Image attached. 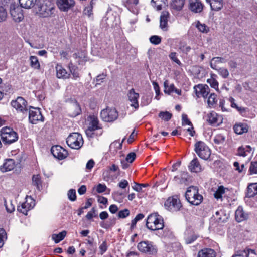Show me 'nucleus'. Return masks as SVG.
Wrapping results in <instances>:
<instances>
[{
	"label": "nucleus",
	"instance_id": "nucleus-40",
	"mask_svg": "<svg viewBox=\"0 0 257 257\" xmlns=\"http://www.w3.org/2000/svg\"><path fill=\"white\" fill-rule=\"evenodd\" d=\"M216 70L218 74L222 77L223 78H227L229 75V73L227 69L224 67H218L217 69H215Z\"/></svg>",
	"mask_w": 257,
	"mask_h": 257
},
{
	"label": "nucleus",
	"instance_id": "nucleus-14",
	"mask_svg": "<svg viewBox=\"0 0 257 257\" xmlns=\"http://www.w3.org/2000/svg\"><path fill=\"white\" fill-rule=\"evenodd\" d=\"M11 105L18 111L24 113L27 111V102L21 97H18L16 100L11 102Z\"/></svg>",
	"mask_w": 257,
	"mask_h": 257
},
{
	"label": "nucleus",
	"instance_id": "nucleus-34",
	"mask_svg": "<svg viewBox=\"0 0 257 257\" xmlns=\"http://www.w3.org/2000/svg\"><path fill=\"white\" fill-rule=\"evenodd\" d=\"M66 233V231H63L58 234H53L52 235V239L56 243H58L65 238Z\"/></svg>",
	"mask_w": 257,
	"mask_h": 257
},
{
	"label": "nucleus",
	"instance_id": "nucleus-42",
	"mask_svg": "<svg viewBox=\"0 0 257 257\" xmlns=\"http://www.w3.org/2000/svg\"><path fill=\"white\" fill-rule=\"evenodd\" d=\"M225 189L223 186H219L214 194V197L217 199H221L225 193Z\"/></svg>",
	"mask_w": 257,
	"mask_h": 257
},
{
	"label": "nucleus",
	"instance_id": "nucleus-46",
	"mask_svg": "<svg viewBox=\"0 0 257 257\" xmlns=\"http://www.w3.org/2000/svg\"><path fill=\"white\" fill-rule=\"evenodd\" d=\"M172 116V114L168 111H162L159 114V117L165 121L169 120L171 118Z\"/></svg>",
	"mask_w": 257,
	"mask_h": 257
},
{
	"label": "nucleus",
	"instance_id": "nucleus-7",
	"mask_svg": "<svg viewBox=\"0 0 257 257\" xmlns=\"http://www.w3.org/2000/svg\"><path fill=\"white\" fill-rule=\"evenodd\" d=\"M100 116L103 121L110 122L118 118V114L115 108L107 107L101 111Z\"/></svg>",
	"mask_w": 257,
	"mask_h": 257
},
{
	"label": "nucleus",
	"instance_id": "nucleus-32",
	"mask_svg": "<svg viewBox=\"0 0 257 257\" xmlns=\"http://www.w3.org/2000/svg\"><path fill=\"white\" fill-rule=\"evenodd\" d=\"M20 6L25 9H30L33 7L36 0H19Z\"/></svg>",
	"mask_w": 257,
	"mask_h": 257
},
{
	"label": "nucleus",
	"instance_id": "nucleus-16",
	"mask_svg": "<svg viewBox=\"0 0 257 257\" xmlns=\"http://www.w3.org/2000/svg\"><path fill=\"white\" fill-rule=\"evenodd\" d=\"M196 96L206 98L210 92V89L207 85L198 84L194 87Z\"/></svg>",
	"mask_w": 257,
	"mask_h": 257
},
{
	"label": "nucleus",
	"instance_id": "nucleus-58",
	"mask_svg": "<svg viewBox=\"0 0 257 257\" xmlns=\"http://www.w3.org/2000/svg\"><path fill=\"white\" fill-rule=\"evenodd\" d=\"M73 109H75V111L71 114V116L72 117L76 116L77 115H79L80 113L81 112V109L80 108V106L77 104H75L73 105Z\"/></svg>",
	"mask_w": 257,
	"mask_h": 257
},
{
	"label": "nucleus",
	"instance_id": "nucleus-2",
	"mask_svg": "<svg viewBox=\"0 0 257 257\" xmlns=\"http://www.w3.org/2000/svg\"><path fill=\"white\" fill-rule=\"evenodd\" d=\"M185 197L190 204L194 205H199L203 200V196L199 194L197 187L195 186H190L188 188L185 193Z\"/></svg>",
	"mask_w": 257,
	"mask_h": 257
},
{
	"label": "nucleus",
	"instance_id": "nucleus-63",
	"mask_svg": "<svg viewBox=\"0 0 257 257\" xmlns=\"http://www.w3.org/2000/svg\"><path fill=\"white\" fill-rule=\"evenodd\" d=\"M94 164L95 162L93 159L89 160L86 165V169L88 170H91L94 167Z\"/></svg>",
	"mask_w": 257,
	"mask_h": 257
},
{
	"label": "nucleus",
	"instance_id": "nucleus-10",
	"mask_svg": "<svg viewBox=\"0 0 257 257\" xmlns=\"http://www.w3.org/2000/svg\"><path fill=\"white\" fill-rule=\"evenodd\" d=\"M22 8L15 3L12 4L10 6V14L15 22H21L24 18Z\"/></svg>",
	"mask_w": 257,
	"mask_h": 257
},
{
	"label": "nucleus",
	"instance_id": "nucleus-43",
	"mask_svg": "<svg viewBox=\"0 0 257 257\" xmlns=\"http://www.w3.org/2000/svg\"><path fill=\"white\" fill-rule=\"evenodd\" d=\"M229 101L230 102V105L232 108H234L236 109V110L240 112V113H243L245 111V109L244 108L242 107H239L237 105V104L235 102V99L232 98L230 97L229 98Z\"/></svg>",
	"mask_w": 257,
	"mask_h": 257
},
{
	"label": "nucleus",
	"instance_id": "nucleus-27",
	"mask_svg": "<svg viewBox=\"0 0 257 257\" xmlns=\"http://www.w3.org/2000/svg\"><path fill=\"white\" fill-rule=\"evenodd\" d=\"M56 75L58 78L66 79L69 77L66 70L61 65L57 64L56 66Z\"/></svg>",
	"mask_w": 257,
	"mask_h": 257
},
{
	"label": "nucleus",
	"instance_id": "nucleus-54",
	"mask_svg": "<svg viewBox=\"0 0 257 257\" xmlns=\"http://www.w3.org/2000/svg\"><path fill=\"white\" fill-rule=\"evenodd\" d=\"M196 27L197 29L201 32L207 33L208 32V28L205 24H202L198 22Z\"/></svg>",
	"mask_w": 257,
	"mask_h": 257
},
{
	"label": "nucleus",
	"instance_id": "nucleus-60",
	"mask_svg": "<svg viewBox=\"0 0 257 257\" xmlns=\"http://www.w3.org/2000/svg\"><path fill=\"white\" fill-rule=\"evenodd\" d=\"M136 157V155L134 152H131L126 156V160L130 163H132L135 159Z\"/></svg>",
	"mask_w": 257,
	"mask_h": 257
},
{
	"label": "nucleus",
	"instance_id": "nucleus-3",
	"mask_svg": "<svg viewBox=\"0 0 257 257\" xmlns=\"http://www.w3.org/2000/svg\"><path fill=\"white\" fill-rule=\"evenodd\" d=\"M88 122L87 128L85 130V133L88 137L92 138L94 136V132L96 130L101 129V124L97 116L95 115H89L87 119Z\"/></svg>",
	"mask_w": 257,
	"mask_h": 257
},
{
	"label": "nucleus",
	"instance_id": "nucleus-39",
	"mask_svg": "<svg viewBox=\"0 0 257 257\" xmlns=\"http://www.w3.org/2000/svg\"><path fill=\"white\" fill-rule=\"evenodd\" d=\"M124 140V139H123L121 142L118 141H115L112 143L110 145V150L112 151L114 149V151H117L118 150L121 149Z\"/></svg>",
	"mask_w": 257,
	"mask_h": 257
},
{
	"label": "nucleus",
	"instance_id": "nucleus-8",
	"mask_svg": "<svg viewBox=\"0 0 257 257\" xmlns=\"http://www.w3.org/2000/svg\"><path fill=\"white\" fill-rule=\"evenodd\" d=\"M38 9L40 13L44 17H46L51 14V11L53 9V4L52 2L48 0L39 1Z\"/></svg>",
	"mask_w": 257,
	"mask_h": 257
},
{
	"label": "nucleus",
	"instance_id": "nucleus-5",
	"mask_svg": "<svg viewBox=\"0 0 257 257\" xmlns=\"http://www.w3.org/2000/svg\"><path fill=\"white\" fill-rule=\"evenodd\" d=\"M67 144L74 149H79L83 144L82 135L78 133L70 134L66 139Z\"/></svg>",
	"mask_w": 257,
	"mask_h": 257
},
{
	"label": "nucleus",
	"instance_id": "nucleus-12",
	"mask_svg": "<svg viewBox=\"0 0 257 257\" xmlns=\"http://www.w3.org/2000/svg\"><path fill=\"white\" fill-rule=\"evenodd\" d=\"M35 200L31 197H27L26 201L23 203L21 206L18 207V211L22 213L25 215H27V212L32 209L35 206Z\"/></svg>",
	"mask_w": 257,
	"mask_h": 257
},
{
	"label": "nucleus",
	"instance_id": "nucleus-28",
	"mask_svg": "<svg viewBox=\"0 0 257 257\" xmlns=\"http://www.w3.org/2000/svg\"><path fill=\"white\" fill-rule=\"evenodd\" d=\"M234 131L237 134L241 135L248 131V126L245 123H238L234 126Z\"/></svg>",
	"mask_w": 257,
	"mask_h": 257
},
{
	"label": "nucleus",
	"instance_id": "nucleus-31",
	"mask_svg": "<svg viewBox=\"0 0 257 257\" xmlns=\"http://www.w3.org/2000/svg\"><path fill=\"white\" fill-rule=\"evenodd\" d=\"M255 194H257V183L249 184L247 187V196L251 197Z\"/></svg>",
	"mask_w": 257,
	"mask_h": 257
},
{
	"label": "nucleus",
	"instance_id": "nucleus-62",
	"mask_svg": "<svg viewBox=\"0 0 257 257\" xmlns=\"http://www.w3.org/2000/svg\"><path fill=\"white\" fill-rule=\"evenodd\" d=\"M182 125H192V123L191 121L188 118L187 115L186 114H183L182 115Z\"/></svg>",
	"mask_w": 257,
	"mask_h": 257
},
{
	"label": "nucleus",
	"instance_id": "nucleus-19",
	"mask_svg": "<svg viewBox=\"0 0 257 257\" xmlns=\"http://www.w3.org/2000/svg\"><path fill=\"white\" fill-rule=\"evenodd\" d=\"M203 5L199 0H189V9L193 12L200 13Z\"/></svg>",
	"mask_w": 257,
	"mask_h": 257
},
{
	"label": "nucleus",
	"instance_id": "nucleus-26",
	"mask_svg": "<svg viewBox=\"0 0 257 257\" xmlns=\"http://www.w3.org/2000/svg\"><path fill=\"white\" fill-rule=\"evenodd\" d=\"M215 251L211 248H204L198 252V257H216Z\"/></svg>",
	"mask_w": 257,
	"mask_h": 257
},
{
	"label": "nucleus",
	"instance_id": "nucleus-24",
	"mask_svg": "<svg viewBox=\"0 0 257 257\" xmlns=\"http://www.w3.org/2000/svg\"><path fill=\"white\" fill-rule=\"evenodd\" d=\"M197 234L192 230H187L185 233L184 240L187 244L193 242L197 238Z\"/></svg>",
	"mask_w": 257,
	"mask_h": 257
},
{
	"label": "nucleus",
	"instance_id": "nucleus-56",
	"mask_svg": "<svg viewBox=\"0 0 257 257\" xmlns=\"http://www.w3.org/2000/svg\"><path fill=\"white\" fill-rule=\"evenodd\" d=\"M139 3V0H126L125 3V6L128 8L133 7Z\"/></svg>",
	"mask_w": 257,
	"mask_h": 257
},
{
	"label": "nucleus",
	"instance_id": "nucleus-23",
	"mask_svg": "<svg viewBox=\"0 0 257 257\" xmlns=\"http://www.w3.org/2000/svg\"><path fill=\"white\" fill-rule=\"evenodd\" d=\"M206 1L209 4L212 10L218 11L223 8V0H206Z\"/></svg>",
	"mask_w": 257,
	"mask_h": 257
},
{
	"label": "nucleus",
	"instance_id": "nucleus-36",
	"mask_svg": "<svg viewBox=\"0 0 257 257\" xmlns=\"http://www.w3.org/2000/svg\"><path fill=\"white\" fill-rule=\"evenodd\" d=\"M164 92L165 93H167L168 94H170L172 92H174V90L175 89V86L173 84H172L170 85H169V83L168 80L165 81L164 82Z\"/></svg>",
	"mask_w": 257,
	"mask_h": 257
},
{
	"label": "nucleus",
	"instance_id": "nucleus-49",
	"mask_svg": "<svg viewBox=\"0 0 257 257\" xmlns=\"http://www.w3.org/2000/svg\"><path fill=\"white\" fill-rule=\"evenodd\" d=\"M148 186L147 184H139L135 182L132 188L137 192H141L142 190V187H145Z\"/></svg>",
	"mask_w": 257,
	"mask_h": 257
},
{
	"label": "nucleus",
	"instance_id": "nucleus-44",
	"mask_svg": "<svg viewBox=\"0 0 257 257\" xmlns=\"http://www.w3.org/2000/svg\"><path fill=\"white\" fill-rule=\"evenodd\" d=\"M6 239L7 234L5 230L3 228L0 229V248L3 246Z\"/></svg>",
	"mask_w": 257,
	"mask_h": 257
},
{
	"label": "nucleus",
	"instance_id": "nucleus-29",
	"mask_svg": "<svg viewBox=\"0 0 257 257\" xmlns=\"http://www.w3.org/2000/svg\"><path fill=\"white\" fill-rule=\"evenodd\" d=\"M207 121L211 124H218L220 122L219 116L213 111L208 114Z\"/></svg>",
	"mask_w": 257,
	"mask_h": 257
},
{
	"label": "nucleus",
	"instance_id": "nucleus-64",
	"mask_svg": "<svg viewBox=\"0 0 257 257\" xmlns=\"http://www.w3.org/2000/svg\"><path fill=\"white\" fill-rule=\"evenodd\" d=\"M106 189V186L104 184H99L96 187V190L98 193L104 192Z\"/></svg>",
	"mask_w": 257,
	"mask_h": 257
},
{
	"label": "nucleus",
	"instance_id": "nucleus-18",
	"mask_svg": "<svg viewBox=\"0 0 257 257\" xmlns=\"http://www.w3.org/2000/svg\"><path fill=\"white\" fill-rule=\"evenodd\" d=\"M128 97V100L131 102L130 105L135 109H137L139 107L138 98L139 97V94L138 93H136L134 89H131L127 94Z\"/></svg>",
	"mask_w": 257,
	"mask_h": 257
},
{
	"label": "nucleus",
	"instance_id": "nucleus-9",
	"mask_svg": "<svg viewBox=\"0 0 257 257\" xmlns=\"http://www.w3.org/2000/svg\"><path fill=\"white\" fill-rule=\"evenodd\" d=\"M165 207L169 211H177L181 207V203L177 196L169 197L165 202Z\"/></svg>",
	"mask_w": 257,
	"mask_h": 257
},
{
	"label": "nucleus",
	"instance_id": "nucleus-13",
	"mask_svg": "<svg viewBox=\"0 0 257 257\" xmlns=\"http://www.w3.org/2000/svg\"><path fill=\"white\" fill-rule=\"evenodd\" d=\"M29 119L33 124H36L39 121H43L44 117L39 109L32 107L29 112Z\"/></svg>",
	"mask_w": 257,
	"mask_h": 257
},
{
	"label": "nucleus",
	"instance_id": "nucleus-52",
	"mask_svg": "<svg viewBox=\"0 0 257 257\" xmlns=\"http://www.w3.org/2000/svg\"><path fill=\"white\" fill-rule=\"evenodd\" d=\"M130 211L127 209H125L123 210L119 211L118 213V217L119 218H125L128 216L130 215Z\"/></svg>",
	"mask_w": 257,
	"mask_h": 257
},
{
	"label": "nucleus",
	"instance_id": "nucleus-1",
	"mask_svg": "<svg viewBox=\"0 0 257 257\" xmlns=\"http://www.w3.org/2000/svg\"><path fill=\"white\" fill-rule=\"evenodd\" d=\"M164 226L163 217L157 213L150 214L146 221V227L152 231L162 229Z\"/></svg>",
	"mask_w": 257,
	"mask_h": 257
},
{
	"label": "nucleus",
	"instance_id": "nucleus-6",
	"mask_svg": "<svg viewBox=\"0 0 257 257\" xmlns=\"http://www.w3.org/2000/svg\"><path fill=\"white\" fill-rule=\"evenodd\" d=\"M195 151L200 158L204 160H207L211 155L210 149L202 141H198L195 143Z\"/></svg>",
	"mask_w": 257,
	"mask_h": 257
},
{
	"label": "nucleus",
	"instance_id": "nucleus-53",
	"mask_svg": "<svg viewBox=\"0 0 257 257\" xmlns=\"http://www.w3.org/2000/svg\"><path fill=\"white\" fill-rule=\"evenodd\" d=\"M169 57L172 61L175 62L177 64L179 65L181 64L180 61L177 58V54L176 52H171L169 54Z\"/></svg>",
	"mask_w": 257,
	"mask_h": 257
},
{
	"label": "nucleus",
	"instance_id": "nucleus-55",
	"mask_svg": "<svg viewBox=\"0 0 257 257\" xmlns=\"http://www.w3.org/2000/svg\"><path fill=\"white\" fill-rule=\"evenodd\" d=\"M224 141L225 137L221 134L216 135L214 138V142L217 144L222 143L224 142Z\"/></svg>",
	"mask_w": 257,
	"mask_h": 257
},
{
	"label": "nucleus",
	"instance_id": "nucleus-33",
	"mask_svg": "<svg viewBox=\"0 0 257 257\" xmlns=\"http://www.w3.org/2000/svg\"><path fill=\"white\" fill-rule=\"evenodd\" d=\"M184 4L183 0H173L171 4V7L177 11H180Z\"/></svg>",
	"mask_w": 257,
	"mask_h": 257
},
{
	"label": "nucleus",
	"instance_id": "nucleus-37",
	"mask_svg": "<svg viewBox=\"0 0 257 257\" xmlns=\"http://www.w3.org/2000/svg\"><path fill=\"white\" fill-rule=\"evenodd\" d=\"M217 102V95L215 93H211L208 97L207 103L210 107H213Z\"/></svg>",
	"mask_w": 257,
	"mask_h": 257
},
{
	"label": "nucleus",
	"instance_id": "nucleus-45",
	"mask_svg": "<svg viewBox=\"0 0 257 257\" xmlns=\"http://www.w3.org/2000/svg\"><path fill=\"white\" fill-rule=\"evenodd\" d=\"M33 184L37 187L38 189H40L41 187V181L40 177L39 175H34L32 178Z\"/></svg>",
	"mask_w": 257,
	"mask_h": 257
},
{
	"label": "nucleus",
	"instance_id": "nucleus-20",
	"mask_svg": "<svg viewBox=\"0 0 257 257\" xmlns=\"http://www.w3.org/2000/svg\"><path fill=\"white\" fill-rule=\"evenodd\" d=\"M188 168L190 171L195 173L200 172L203 170L196 157L191 161Z\"/></svg>",
	"mask_w": 257,
	"mask_h": 257
},
{
	"label": "nucleus",
	"instance_id": "nucleus-21",
	"mask_svg": "<svg viewBox=\"0 0 257 257\" xmlns=\"http://www.w3.org/2000/svg\"><path fill=\"white\" fill-rule=\"evenodd\" d=\"M15 167V161L12 159H7L3 165L1 166L2 172H6L12 170Z\"/></svg>",
	"mask_w": 257,
	"mask_h": 257
},
{
	"label": "nucleus",
	"instance_id": "nucleus-11",
	"mask_svg": "<svg viewBox=\"0 0 257 257\" xmlns=\"http://www.w3.org/2000/svg\"><path fill=\"white\" fill-rule=\"evenodd\" d=\"M139 251L142 252L148 253L150 254L155 253L157 249L152 242L148 241H141L138 243L137 246Z\"/></svg>",
	"mask_w": 257,
	"mask_h": 257
},
{
	"label": "nucleus",
	"instance_id": "nucleus-41",
	"mask_svg": "<svg viewBox=\"0 0 257 257\" xmlns=\"http://www.w3.org/2000/svg\"><path fill=\"white\" fill-rule=\"evenodd\" d=\"M94 4L93 0H92L90 4L85 7L83 13L85 15H87L88 17H90L92 14L93 5Z\"/></svg>",
	"mask_w": 257,
	"mask_h": 257
},
{
	"label": "nucleus",
	"instance_id": "nucleus-35",
	"mask_svg": "<svg viewBox=\"0 0 257 257\" xmlns=\"http://www.w3.org/2000/svg\"><path fill=\"white\" fill-rule=\"evenodd\" d=\"M30 66L35 69H39L40 68V64L37 57L35 56H31L30 57Z\"/></svg>",
	"mask_w": 257,
	"mask_h": 257
},
{
	"label": "nucleus",
	"instance_id": "nucleus-48",
	"mask_svg": "<svg viewBox=\"0 0 257 257\" xmlns=\"http://www.w3.org/2000/svg\"><path fill=\"white\" fill-rule=\"evenodd\" d=\"M207 81V83L210 85L211 87L216 90H218V82L215 79L211 78L208 79Z\"/></svg>",
	"mask_w": 257,
	"mask_h": 257
},
{
	"label": "nucleus",
	"instance_id": "nucleus-4",
	"mask_svg": "<svg viewBox=\"0 0 257 257\" xmlns=\"http://www.w3.org/2000/svg\"><path fill=\"white\" fill-rule=\"evenodd\" d=\"M1 138L5 144H11L17 141L18 135L13 128L5 127L2 128L1 130Z\"/></svg>",
	"mask_w": 257,
	"mask_h": 257
},
{
	"label": "nucleus",
	"instance_id": "nucleus-61",
	"mask_svg": "<svg viewBox=\"0 0 257 257\" xmlns=\"http://www.w3.org/2000/svg\"><path fill=\"white\" fill-rule=\"evenodd\" d=\"M100 254L102 255L107 249V243L106 241H104L99 247Z\"/></svg>",
	"mask_w": 257,
	"mask_h": 257
},
{
	"label": "nucleus",
	"instance_id": "nucleus-51",
	"mask_svg": "<svg viewBox=\"0 0 257 257\" xmlns=\"http://www.w3.org/2000/svg\"><path fill=\"white\" fill-rule=\"evenodd\" d=\"M244 251L245 252V257H257V254L255 252V251L253 249L246 248L244 249Z\"/></svg>",
	"mask_w": 257,
	"mask_h": 257
},
{
	"label": "nucleus",
	"instance_id": "nucleus-22",
	"mask_svg": "<svg viewBox=\"0 0 257 257\" xmlns=\"http://www.w3.org/2000/svg\"><path fill=\"white\" fill-rule=\"evenodd\" d=\"M169 17V13L168 11H164L162 12L160 20V28L167 30L168 25V20Z\"/></svg>",
	"mask_w": 257,
	"mask_h": 257
},
{
	"label": "nucleus",
	"instance_id": "nucleus-57",
	"mask_svg": "<svg viewBox=\"0 0 257 257\" xmlns=\"http://www.w3.org/2000/svg\"><path fill=\"white\" fill-rule=\"evenodd\" d=\"M68 196L70 200L75 201L76 198L75 190L70 189L68 192Z\"/></svg>",
	"mask_w": 257,
	"mask_h": 257
},
{
	"label": "nucleus",
	"instance_id": "nucleus-17",
	"mask_svg": "<svg viewBox=\"0 0 257 257\" xmlns=\"http://www.w3.org/2000/svg\"><path fill=\"white\" fill-rule=\"evenodd\" d=\"M59 9L62 11H67L75 5L74 0H56Z\"/></svg>",
	"mask_w": 257,
	"mask_h": 257
},
{
	"label": "nucleus",
	"instance_id": "nucleus-50",
	"mask_svg": "<svg viewBox=\"0 0 257 257\" xmlns=\"http://www.w3.org/2000/svg\"><path fill=\"white\" fill-rule=\"evenodd\" d=\"M249 171L251 175L257 174V161L250 163Z\"/></svg>",
	"mask_w": 257,
	"mask_h": 257
},
{
	"label": "nucleus",
	"instance_id": "nucleus-47",
	"mask_svg": "<svg viewBox=\"0 0 257 257\" xmlns=\"http://www.w3.org/2000/svg\"><path fill=\"white\" fill-rule=\"evenodd\" d=\"M150 42L155 45L159 44L161 42L162 38L157 35H153L149 38Z\"/></svg>",
	"mask_w": 257,
	"mask_h": 257
},
{
	"label": "nucleus",
	"instance_id": "nucleus-30",
	"mask_svg": "<svg viewBox=\"0 0 257 257\" xmlns=\"http://www.w3.org/2000/svg\"><path fill=\"white\" fill-rule=\"evenodd\" d=\"M226 62L224 58L221 57H216L213 58L210 62V65L213 69H217L218 67L217 64L219 63H223Z\"/></svg>",
	"mask_w": 257,
	"mask_h": 257
},
{
	"label": "nucleus",
	"instance_id": "nucleus-38",
	"mask_svg": "<svg viewBox=\"0 0 257 257\" xmlns=\"http://www.w3.org/2000/svg\"><path fill=\"white\" fill-rule=\"evenodd\" d=\"M165 0H152L151 4L157 10H160L162 9L163 6L165 5Z\"/></svg>",
	"mask_w": 257,
	"mask_h": 257
},
{
	"label": "nucleus",
	"instance_id": "nucleus-59",
	"mask_svg": "<svg viewBox=\"0 0 257 257\" xmlns=\"http://www.w3.org/2000/svg\"><path fill=\"white\" fill-rule=\"evenodd\" d=\"M247 151L245 148L242 147H239L237 150V155L245 157L247 155Z\"/></svg>",
	"mask_w": 257,
	"mask_h": 257
},
{
	"label": "nucleus",
	"instance_id": "nucleus-25",
	"mask_svg": "<svg viewBox=\"0 0 257 257\" xmlns=\"http://www.w3.org/2000/svg\"><path fill=\"white\" fill-rule=\"evenodd\" d=\"M235 216L236 220L238 222L246 220L248 216L247 214L243 211L242 207L240 206L236 210Z\"/></svg>",
	"mask_w": 257,
	"mask_h": 257
},
{
	"label": "nucleus",
	"instance_id": "nucleus-15",
	"mask_svg": "<svg viewBox=\"0 0 257 257\" xmlns=\"http://www.w3.org/2000/svg\"><path fill=\"white\" fill-rule=\"evenodd\" d=\"M51 151L54 157L59 160H63L68 156L67 151L60 146L52 147Z\"/></svg>",
	"mask_w": 257,
	"mask_h": 257
}]
</instances>
